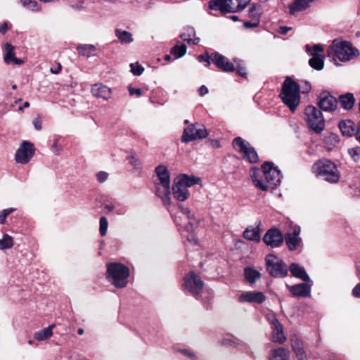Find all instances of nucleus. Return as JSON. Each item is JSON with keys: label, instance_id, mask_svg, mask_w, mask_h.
Listing matches in <instances>:
<instances>
[{"label": "nucleus", "instance_id": "bf43d9fd", "mask_svg": "<svg viewBox=\"0 0 360 360\" xmlns=\"http://www.w3.org/2000/svg\"><path fill=\"white\" fill-rule=\"evenodd\" d=\"M129 92L131 96L135 94L138 96H140L142 94L141 89H134V88L129 87Z\"/></svg>", "mask_w": 360, "mask_h": 360}, {"label": "nucleus", "instance_id": "c756f323", "mask_svg": "<svg viewBox=\"0 0 360 360\" xmlns=\"http://www.w3.org/2000/svg\"><path fill=\"white\" fill-rule=\"evenodd\" d=\"M325 146L328 150H331L337 146L340 139L338 134L331 132H327L323 135V139Z\"/></svg>", "mask_w": 360, "mask_h": 360}, {"label": "nucleus", "instance_id": "0e129e2a", "mask_svg": "<svg viewBox=\"0 0 360 360\" xmlns=\"http://www.w3.org/2000/svg\"><path fill=\"white\" fill-rule=\"evenodd\" d=\"M60 70H61V65L60 63H57L56 68H50V72L52 74H58L60 72Z\"/></svg>", "mask_w": 360, "mask_h": 360}, {"label": "nucleus", "instance_id": "4be33fe9", "mask_svg": "<svg viewBox=\"0 0 360 360\" xmlns=\"http://www.w3.org/2000/svg\"><path fill=\"white\" fill-rule=\"evenodd\" d=\"M290 342L292 349L296 354L297 359L308 360L304 349L303 342L296 335H293L290 337Z\"/></svg>", "mask_w": 360, "mask_h": 360}, {"label": "nucleus", "instance_id": "69168bd1", "mask_svg": "<svg viewBox=\"0 0 360 360\" xmlns=\"http://www.w3.org/2000/svg\"><path fill=\"white\" fill-rule=\"evenodd\" d=\"M8 30V25L6 22H4L0 25V32L4 34Z\"/></svg>", "mask_w": 360, "mask_h": 360}, {"label": "nucleus", "instance_id": "20e7f679", "mask_svg": "<svg viewBox=\"0 0 360 360\" xmlns=\"http://www.w3.org/2000/svg\"><path fill=\"white\" fill-rule=\"evenodd\" d=\"M316 174L330 184L338 183L340 177L336 165L328 159H322L316 162Z\"/></svg>", "mask_w": 360, "mask_h": 360}, {"label": "nucleus", "instance_id": "5fc2aeb1", "mask_svg": "<svg viewBox=\"0 0 360 360\" xmlns=\"http://www.w3.org/2000/svg\"><path fill=\"white\" fill-rule=\"evenodd\" d=\"M198 60L199 62H205V65L208 67L210 65L211 56H209L207 54L199 55L198 56Z\"/></svg>", "mask_w": 360, "mask_h": 360}, {"label": "nucleus", "instance_id": "e2e57ef3", "mask_svg": "<svg viewBox=\"0 0 360 360\" xmlns=\"http://www.w3.org/2000/svg\"><path fill=\"white\" fill-rule=\"evenodd\" d=\"M198 93L200 96H205L208 93L207 87L205 85L201 86L198 90Z\"/></svg>", "mask_w": 360, "mask_h": 360}, {"label": "nucleus", "instance_id": "bb28decb", "mask_svg": "<svg viewBox=\"0 0 360 360\" xmlns=\"http://www.w3.org/2000/svg\"><path fill=\"white\" fill-rule=\"evenodd\" d=\"M338 127L343 136H352L355 134V124L350 120L340 121Z\"/></svg>", "mask_w": 360, "mask_h": 360}, {"label": "nucleus", "instance_id": "338daca9", "mask_svg": "<svg viewBox=\"0 0 360 360\" xmlns=\"http://www.w3.org/2000/svg\"><path fill=\"white\" fill-rule=\"evenodd\" d=\"M354 134L356 135V139L360 142V121L358 123L357 129Z\"/></svg>", "mask_w": 360, "mask_h": 360}, {"label": "nucleus", "instance_id": "c9c22d12", "mask_svg": "<svg viewBox=\"0 0 360 360\" xmlns=\"http://www.w3.org/2000/svg\"><path fill=\"white\" fill-rule=\"evenodd\" d=\"M323 51V45L316 44V70H321L323 68L325 56L321 53Z\"/></svg>", "mask_w": 360, "mask_h": 360}, {"label": "nucleus", "instance_id": "052dcab7", "mask_svg": "<svg viewBox=\"0 0 360 360\" xmlns=\"http://www.w3.org/2000/svg\"><path fill=\"white\" fill-rule=\"evenodd\" d=\"M259 21L252 20V22H245L244 26L245 28H252L258 25Z\"/></svg>", "mask_w": 360, "mask_h": 360}, {"label": "nucleus", "instance_id": "72a5a7b5", "mask_svg": "<svg viewBox=\"0 0 360 360\" xmlns=\"http://www.w3.org/2000/svg\"><path fill=\"white\" fill-rule=\"evenodd\" d=\"M54 327L55 325L52 324L47 328L36 332L34 335V338L39 341L46 340L50 338L53 335L52 330Z\"/></svg>", "mask_w": 360, "mask_h": 360}, {"label": "nucleus", "instance_id": "603ef678", "mask_svg": "<svg viewBox=\"0 0 360 360\" xmlns=\"http://www.w3.org/2000/svg\"><path fill=\"white\" fill-rule=\"evenodd\" d=\"M14 211V208L6 209L1 211L0 212V224H4L5 223L6 218L7 217V216Z\"/></svg>", "mask_w": 360, "mask_h": 360}, {"label": "nucleus", "instance_id": "de8ad7c7", "mask_svg": "<svg viewBox=\"0 0 360 360\" xmlns=\"http://www.w3.org/2000/svg\"><path fill=\"white\" fill-rule=\"evenodd\" d=\"M348 153L355 162H358L360 160V147L349 148Z\"/></svg>", "mask_w": 360, "mask_h": 360}, {"label": "nucleus", "instance_id": "4468645a", "mask_svg": "<svg viewBox=\"0 0 360 360\" xmlns=\"http://www.w3.org/2000/svg\"><path fill=\"white\" fill-rule=\"evenodd\" d=\"M211 61L221 70L227 72H231L235 70V66L233 63L220 54L218 52H214L211 55Z\"/></svg>", "mask_w": 360, "mask_h": 360}, {"label": "nucleus", "instance_id": "ea45409f", "mask_svg": "<svg viewBox=\"0 0 360 360\" xmlns=\"http://www.w3.org/2000/svg\"><path fill=\"white\" fill-rule=\"evenodd\" d=\"M13 245V238L8 234H4L0 239V250L9 249Z\"/></svg>", "mask_w": 360, "mask_h": 360}, {"label": "nucleus", "instance_id": "58836bf2", "mask_svg": "<svg viewBox=\"0 0 360 360\" xmlns=\"http://www.w3.org/2000/svg\"><path fill=\"white\" fill-rule=\"evenodd\" d=\"M233 62L235 64L234 66L236 65L235 70H237V73L239 75L245 77L247 76V72L244 63L238 58H234Z\"/></svg>", "mask_w": 360, "mask_h": 360}, {"label": "nucleus", "instance_id": "37998d69", "mask_svg": "<svg viewBox=\"0 0 360 360\" xmlns=\"http://www.w3.org/2000/svg\"><path fill=\"white\" fill-rule=\"evenodd\" d=\"M325 128V120L322 112H316V134L322 131Z\"/></svg>", "mask_w": 360, "mask_h": 360}, {"label": "nucleus", "instance_id": "9d476101", "mask_svg": "<svg viewBox=\"0 0 360 360\" xmlns=\"http://www.w3.org/2000/svg\"><path fill=\"white\" fill-rule=\"evenodd\" d=\"M208 136V132L205 127L197 129L195 124H191L184 130L181 141L188 143L196 139H202Z\"/></svg>", "mask_w": 360, "mask_h": 360}, {"label": "nucleus", "instance_id": "ddd939ff", "mask_svg": "<svg viewBox=\"0 0 360 360\" xmlns=\"http://www.w3.org/2000/svg\"><path fill=\"white\" fill-rule=\"evenodd\" d=\"M250 177L254 184V186L263 191L269 190V185L268 184L266 176L265 175L264 169L258 168H252L250 170Z\"/></svg>", "mask_w": 360, "mask_h": 360}, {"label": "nucleus", "instance_id": "0eeeda50", "mask_svg": "<svg viewBox=\"0 0 360 360\" xmlns=\"http://www.w3.org/2000/svg\"><path fill=\"white\" fill-rule=\"evenodd\" d=\"M233 147L247 159L250 163H256L258 160V155L255 148L240 137H236L233 141Z\"/></svg>", "mask_w": 360, "mask_h": 360}, {"label": "nucleus", "instance_id": "2eb2a0df", "mask_svg": "<svg viewBox=\"0 0 360 360\" xmlns=\"http://www.w3.org/2000/svg\"><path fill=\"white\" fill-rule=\"evenodd\" d=\"M319 101L317 103L319 107L324 111H333L337 108L336 98L328 91L320 94Z\"/></svg>", "mask_w": 360, "mask_h": 360}, {"label": "nucleus", "instance_id": "1a4fd4ad", "mask_svg": "<svg viewBox=\"0 0 360 360\" xmlns=\"http://www.w3.org/2000/svg\"><path fill=\"white\" fill-rule=\"evenodd\" d=\"M262 169L266 176V181L269 185V189H274L280 184L281 174L277 167H275L271 162H265L262 165Z\"/></svg>", "mask_w": 360, "mask_h": 360}, {"label": "nucleus", "instance_id": "393cba45", "mask_svg": "<svg viewBox=\"0 0 360 360\" xmlns=\"http://www.w3.org/2000/svg\"><path fill=\"white\" fill-rule=\"evenodd\" d=\"M172 191L174 198L179 201H185L188 198L189 193L187 188L176 179H174Z\"/></svg>", "mask_w": 360, "mask_h": 360}, {"label": "nucleus", "instance_id": "f3484780", "mask_svg": "<svg viewBox=\"0 0 360 360\" xmlns=\"http://www.w3.org/2000/svg\"><path fill=\"white\" fill-rule=\"evenodd\" d=\"M91 91L94 97L104 101L110 99L112 94V89L102 83L94 84L91 86Z\"/></svg>", "mask_w": 360, "mask_h": 360}, {"label": "nucleus", "instance_id": "473e14b6", "mask_svg": "<svg viewBox=\"0 0 360 360\" xmlns=\"http://www.w3.org/2000/svg\"><path fill=\"white\" fill-rule=\"evenodd\" d=\"M339 101L342 107L346 110L352 109L355 102L354 95L351 93L340 96Z\"/></svg>", "mask_w": 360, "mask_h": 360}, {"label": "nucleus", "instance_id": "2f4dec72", "mask_svg": "<svg viewBox=\"0 0 360 360\" xmlns=\"http://www.w3.org/2000/svg\"><path fill=\"white\" fill-rule=\"evenodd\" d=\"M243 237L249 240L259 241L260 232L259 227H248L243 232Z\"/></svg>", "mask_w": 360, "mask_h": 360}, {"label": "nucleus", "instance_id": "13d9d810", "mask_svg": "<svg viewBox=\"0 0 360 360\" xmlns=\"http://www.w3.org/2000/svg\"><path fill=\"white\" fill-rule=\"evenodd\" d=\"M311 89V84L308 82L304 81V85L302 87V92L303 94L308 93L309 91H310Z\"/></svg>", "mask_w": 360, "mask_h": 360}, {"label": "nucleus", "instance_id": "39448f33", "mask_svg": "<svg viewBox=\"0 0 360 360\" xmlns=\"http://www.w3.org/2000/svg\"><path fill=\"white\" fill-rule=\"evenodd\" d=\"M335 56L340 61H349L353 59L359 54L356 49L353 47L352 43L346 41L338 42L336 40L333 41V48Z\"/></svg>", "mask_w": 360, "mask_h": 360}, {"label": "nucleus", "instance_id": "a19ab883", "mask_svg": "<svg viewBox=\"0 0 360 360\" xmlns=\"http://www.w3.org/2000/svg\"><path fill=\"white\" fill-rule=\"evenodd\" d=\"M184 230L188 233L186 236L187 240L191 243H196L197 239L195 236L192 233L194 228L193 224L191 221H188L187 224L184 226Z\"/></svg>", "mask_w": 360, "mask_h": 360}, {"label": "nucleus", "instance_id": "f704fd0d", "mask_svg": "<svg viewBox=\"0 0 360 360\" xmlns=\"http://www.w3.org/2000/svg\"><path fill=\"white\" fill-rule=\"evenodd\" d=\"M115 34L122 44H129L133 41L132 34L128 31L116 29Z\"/></svg>", "mask_w": 360, "mask_h": 360}, {"label": "nucleus", "instance_id": "cd10ccee", "mask_svg": "<svg viewBox=\"0 0 360 360\" xmlns=\"http://www.w3.org/2000/svg\"><path fill=\"white\" fill-rule=\"evenodd\" d=\"M269 360H290V352L283 347L272 349L269 354Z\"/></svg>", "mask_w": 360, "mask_h": 360}, {"label": "nucleus", "instance_id": "774afa93", "mask_svg": "<svg viewBox=\"0 0 360 360\" xmlns=\"http://www.w3.org/2000/svg\"><path fill=\"white\" fill-rule=\"evenodd\" d=\"M290 30H291V27H280V33L282 34H286Z\"/></svg>", "mask_w": 360, "mask_h": 360}, {"label": "nucleus", "instance_id": "4d7b16f0", "mask_svg": "<svg viewBox=\"0 0 360 360\" xmlns=\"http://www.w3.org/2000/svg\"><path fill=\"white\" fill-rule=\"evenodd\" d=\"M354 297L360 298V283H358L352 290Z\"/></svg>", "mask_w": 360, "mask_h": 360}, {"label": "nucleus", "instance_id": "8fccbe9b", "mask_svg": "<svg viewBox=\"0 0 360 360\" xmlns=\"http://www.w3.org/2000/svg\"><path fill=\"white\" fill-rule=\"evenodd\" d=\"M130 68H131V72L134 75H137V76L141 75L144 70V68L141 65H139L138 63H136V64L131 63Z\"/></svg>", "mask_w": 360, "mask_h": 360}, {"label": "nucleus", "instance_id": "e433bc0d", "mask_svg": "<svg viewBox=\"0 0 360 360\" xmlns=\"http://www.w3.org/2000/svg\"><path fill=\"white\" fill-rule=\"evenodd\" d=\"M186 49L185 44H176L171 49V54L174 56L175 58H179L186 54Z\"/></svg>", "mask_w": 360, "mask_h": 360}, {"label": "nucleus", "instance_id": "6e6552de", "mask_svg": "<svg viewBox=\"0 0 360 360\" xmlns=\"http://www.w3.org/2000/svg\"><path fill=\"white\" fill-rule=\"evenodd\" d=\"M34 144L28 141H23L16 150L15 161L19 164H27L34 156Z\"/></svg>", "mask_w": 360, "mask_h": 360}, {"label": "nucleus", "instance_id": "7ed1b4c3", "mask_svg": "<svg viewBox=\"0 0 360 360\" xmlns=\"http://www.w3.org/2000/svg\"><path fill=\"white\" fill-rule=\"evenodd\" d=\"M129 269L121 263H110L107 265V278L117 288L127 285Z\"/></svg>", "mask_w": 360, "mask_h": 360}, {"label": "nucleus", "instance_id": "f8f14e48", "mask_svg": "<svg viewBox=\"0 0 360 360\" xmlns=\"http://www.w3.org/2000/svg\"><path fill=\"white\" fill-rule=\"evenodd\" d=\"M268 320L272 330L271 340L279 344L284 343L286 340V337L284 335L281 323L274 315L269 316Z\"/></svg>", "mask_w": 360, "mask_h": 360}, {"label": "nucleus", "instance_id": "a211bd4d", "mask_svg": "<svg viewBox=\"0 0 360 360\" xmlns=\"http://www.w3.org/2000/svg\"><path fill=\"white\" fill-rule=\"evenodd\" d=\"M300 233V226H295L292 228V231H289L285 234V240L290 250L292 251L297 249V246L300 245L301 241V238H299Z\"/></svg>", "mask_w": 360, "mask_h": 360}, {"label": "nucleus", "instance_id": "dca6fc26", "mask_svg": "<svg viewBox=\"0 0 360 360\" xmlns=\"http://www.w3.org/2000/svg\"><path fill=\"white\" fill-rule=\"evenodd\" d=\"M263 240L268 246L278 248L283 243V236L278 229H271L265 233Z\"/></svg>", "mask_w": 360, "mask_h": 360}, {"label": "nucleus", "instance_id": "680f3d73", "mask_svg": "<svg viewBox=\"0 0 360 360\" xmlns=\"http://www.w3.org/2000/svg\"><path fill=\"white\" fill-rule=\"evenodd\" d=\"M33 125L34 127V128L39 131L41 129V121L39 118H35L34 120H33Z\"/></svg>", "mask_w": 360, "mask_h": 360}, {"label": "nucleus", "instance_id": "412c9836", "mask_svg": "<svg viewBox=\"0 0 360 360\" xmlns=\"http://www.w3.org/2000/svg\"><path fill=\"white\" fill-rule=\"evenodd\" d=\"M265 300L264 295L261 292H245L240 295V302L261 304Z\"/></svg>", "mask_w": 360, "mask_h": 360}, {"label": "nucleus", "instance_id": "b1692460", "mask_svg": "<svg viewBox=\"0 0 360 360\" xmlns=\"http://www.w3.org/2000/svg\"><path fill=\"white\" fill-rule=\"evenodd\" d=\"M303 120L309 130L315 131V107L308 105L304 111Z\"/></svg>", "mask_w": 360, "mask_h": 360}, {"label": "nucleus", "instance_id": "5701e85b", "mask_svg": "<svg viewBox=\"0 0 360 360\" xmlns=\"http://www.w3.org/2000/svg\"><path fill=\"white\" fill-rule=\"evenodd\" d=\"M6 53L4 57V62L9 65L14 63L15 65H22L23 60L15 57V46L9 43L5 44Z\"/></svg>", "mask_w": 360, "mask_h": 360}, {"label": "nucleus", "instance_id": "a878e982", "mask_svg": "<svg viewBox=\"0 0 360 360\" xmlns=\"http://www.w3.org/2000/svg\"><path fill=\"white\" fill-rule=\"evenodd\" d=\"M288 268L292 276L298 278L304 282L310 281V278L306 271L300 264L297 263H292Z\"/></svg>", "mask_w": 360, "mask_h": 360}, {"label": "nucleus", "instance_id": "4c0bfd02", "mask_svg": "<svg viewBox=\"0 0 360 360\" xmlns=\"http://www.w3.org/2000/svg\"><path fill=\"white\" fill-rule=\"evenodd\" d=\"M245 276L249 283H253L260 277V274L253 269L246 268L245 269Z\"/></svg>", "mask_w": 360, "mask_h": 360}, {"label": "nucleus", "instance_id": "c85d7f7f", "mask_svg": "<svg viewBox=\"0 0 360 360\" xmlns=\"http://www.w3.org/2000/svg\"><path fill=\"white\" fill-rule=\"evenodd\" d=\"M180 37L184 41H187L188 43L197 44L200 41V38L195 37V31L192 27H187L184 28V31Z\"/></svg>", "mask_w": 360, "mask_h": 360}, {"label": "nucleus", "instance_id": "c03bdc74", "mask_svg": "<svg viewBox=\"0 0 360 360\" xmlns=\"http://www.w3.org/2000/svg\"><path fill=\"white\" fill-rule=\"evenodd\" d=\"M305 50L309 55L311 56V58L309 60V65L312 68L315 69V45L310 46L309 45L307 44L305 46Z\"/></svg>", "mask_w": 360, "mask_h": 360}, {"label": "nucleus", "instance_id": "423d86ee", "mask_svg": "<svg viewBox=\"0 0 360 360\" xmlns=\"http://www.w3.org/2000/svg\"><path fill=\"white\" fill-rule=\"evenodd\" d=\"M266 266L268 272L274 277H285L288 275V268L285 263L274 255L266 257Z\"/></svg>", "mask_w": 360, "mask_h": 360}, {"label": "nucleus", "instance_id": "6ab92c4d", "mask_svg": "<svg viewBox=\"0 0 360 360\" xmlns=\"http://www.w3.org/2000/svg\"><path fill=\"white\" fill-rule=\"evenodd\" d=\"M314 0H292L287 6L288 13L291 15H296L309 8Z\"/></svg>", "mask_w": 360, "mask_h": 360}, {"label": "nucleus", "instance_id": "a18cd8bd", "mask_svg": "<svg viewBox=\"0 0 360 360\" xmlns=\"http://www.w3.org/2000/svg\"><path fill=\"white\" fill-rule=\"evenodd\" d=\"M99 231L101 235V236H104L106 235L108 223V220L105 217H101L100 218V222H99Z\"/></svg>", "mask_w": 360, "mask_h": 360}, {"label": "nucleus", "instance_id": "aec40b11", "mask_svg": "<svg viewBox=\"0 0 360 360\" xmlns=\"http://www.w3.org/2000/svg\"><path fill=\"white\" fill-rule=\"evenodd\" d=\"M287 288L294 297H307L311 294V287L305 283L293 285H287Z\"/></svg>", "mask_w": 360, "mask_h": 360}, {"label": "nucleus", "instance_id": "6e6d98bb", "mask_svg": "<svg viewBox=\"0 0 360 360\" xmlns=\"http://www.w3.org/2000/svg\"><path fill=\"white\" fill-rule=\"evenodd\" d=\"M108 177V173H106L105 172H99L96 174V179H97L98 181H99L100 183H103L104 181H105L107 180Z\"/></svg>", "mask_w": 360, "mask_h": 360}, {"label": "nucleus", "instance_id": "f257e3e1", "mask_svg": "<svg viewBox=\"0 0 360 360\" xmlns=\"http://www.w3.org/2000/svg\"><path fill=\"white\" fill-rule=\"evenodd\" d=\"M300 86L291 77H287L282 85L280 97L291 112H295L300 103Z\"/></svg>", "mask_w": 360, "mask_h": 360}, {"label": "nucleus", "instance_id": "f03ea898", "mask_svg": "<svg viewBox=\"0 0 360 360\" xmlns=\"http://www.w3.org/2000/svg\"><path fill=\"white\" fill-rule=\"evenodd\" d=\"M155 173L159 183L156 184V195L160 197L165 205H170V178L167 168L162 165H158L155 168Z\"/></svg>", "mask_w": 360, "mask_h": 360}, {"label": "nucleus", "instance_id": "3c124183", "mask_svg": "<svg viewBox=\"0 0 360 360\" xmlns=\"http://www.w3.org/2000/svg\"><path fill=\"white\" fill-rule=\"evenodd\" d=\"M179 209L182 214H184L186 216V217L188 220H190V221L195 220V221L194 214L191 212V211L188 207H185L183 205H179Z\"/></svg>", "mask_w": 360, "mask_h": 360}, {"label": "nucleus", "instance_id": "9b49d317", "mask_svg": "<svg viewBox=\"0 0 360 360\" xmlns=\"http://www.w3.org/2000/svg\"><path fill=\"white\" fill-rule=\"evenodd\" d=\"M184 285L192 295H197L202 290L203 282L198 276L191 272L184 278Z\"/></svg>", "mask_w": 360, "mask_h": 360}, {"label": "nucleus", "instance_id": "864d4df0", "mask_svg": "<svg viewBox=\"0 0 360 360\" xmlns=\"http://www.w3.org/2000/svg\"><path fill=\"white\" fill-rule=\"evenodd\" d=\"M22 5L34 10L37 7V2L33 0H20Z\"/></svg>", "mask_w": 360, "mask_h": 360}, {"label": "nucleus", "instance_id": "7c9ffc66", "mask_svg": "<svg viewBox=\"0 0 360 360\" xmlns=\"http://www.w3.org/2000/svg\"><path fill=\"white\" fill-rule=\"evenodd\" d=\"M176 179L187 188L201 181L200 178L186 174L179 175Z\"/></svg>", "mask_w": 360, "mask_h": 360}, {"label": "nucleus", "instance_id": "79ce46f5", "mask_svg": "<svg viewBox=\"0 0 360 360\" xmlns=\"http://www.w3.org/2000/svg\"><path fill=\"white\" fill-rule=\"evenodd\" d=\"M262 14V10L259 6L252 5L249 8V16L252 18V20L259 21V18Z\"/></svg>", "mask_w": 360, "mask_h": 360}, {"label": "nucleus", "instance_id": "09e8293b", "mask_svg": "<svg viewBox=\"0 0 360 360\" xmlns=\"http://www.w3.org/2000/svg\"><path fill=\"white\" fill-rule=\"evenodd\" d=\"M77 49L79 51V53L84 56L86 55V52H94L96 51L95 46L92 44H83L77 46Z\"/></svg>", "mask_w": 360, "mask_h": 360}, {"label": "nucleus", "instance_id": "49530a36", "mask_svg": "<svg viewBox=\"0 0 360 360\" xmlns=\"http://www.w3.org/2000/svg\"><path fill=\"white\" fill-rule=\"evenodd\" d=\"M127 160L129 161V163L135 169H141V162L139 160V158L134 155L131 154L128 158Z\"/></svg>", "mask_w": 360, "mask_h": 360}]
</instances>
